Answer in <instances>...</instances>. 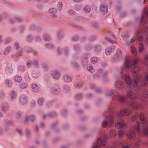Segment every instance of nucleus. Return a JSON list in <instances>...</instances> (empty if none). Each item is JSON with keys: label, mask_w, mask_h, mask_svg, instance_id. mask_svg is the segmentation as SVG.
<instances>
[{"label": "nucleus", "mask_w": 148, "mask_h": 148, "mask_svg": "<svg viewBox=\"0 0 148 148\" xmlns=\"http://www.w3.org/2000/svg\"><path fill=\"white\" fill-rule=\"evenodd\" d=\"M144 115L143 113L140 112L139 116L136 114L132 118L133 121L137 119L138 120L137 121V125L134 127L132 130L129 131L127 134V138L132 141L135 140L136 137V132L138 135L141 134L140 127L142 128L145 135L148 136V123L145 121Z\"/></svg>", "instance_id": "f257e3e1"}, {"label": "nucleus", "mask_w": 148, "mask_h": 148, "mask_svg": "<svg viewBox=\"0 0 148 148\" xmlns=\"http://www.w3.org/2000/svg\"><path fill=\"white\" fill-rule=\"evenodd\" d=\"M138 22H140L141 27L137 29L135 32V36L139 41L143 40L144 39L142 34L145 36V38L148 41V27L147 25L148 22V8H145L142 11L141 15L136 18Z\"/></svg>", "instance_id": "f03ea898"}, {"label": "nucleus", "mask_w": 148, "mask_h": 148, "mask_svg": "<svg viewBox=\"0 0 148 148\" xmlns=\"http://www.w3.org/2000/svg\"><path fill=\"white\" fill-rule=\"evenodd\" d=\"M147 84H142L140 86H134H134L136 87L135 90L136 91L135 92L133 89L130 90L128 91L127 93V96L130 99H133L135 98H137L141 101L142 102H143V98L140 95H136V92L137 91H139L140 93L143 92V95L145 98H148V90H144V87L146 86Z\"/></svg>", "instance_id": "7ed1b4c3"}, {"label": "nucleus", "mask_w": 148, "mask_h": 148, "mask_svg": "<svg viewBox=\"0 0 148 148\" xmlns=\"http://www.w3.org/2000/svg\"><path fill=\"white\" fill-rule=\"evenodd\" d=\"M140 68L139 66L134 65L131 69V71L134 76V86H139L143 84H147L148 82V74H146L145 79L143 81L140 78L139 72Z\"/></svg>", "instance_id": "20e7f679"}, {"label": "nucleus", "mask_w": 148, "mask_h": 148, "mask_svg": "<svg viewBox=\"0 0 148 148\" xmlns=\"http://www.w3.org/2000/svg\"><path fill=\"white\" fill-rule=\"evenodd\" d=\"M105 95L107 97H110L112 99L117 100L122 104L127 102L126 97L120 95L115 90L107 91L105 92Z\"/></svg>", "instance_id": "39448f33"}, {"label": "nucleus", "mask_w": 148, "mask_h": 148, "mask_svg": "<svg viewBox=\"0 0 148 148\" xmlns=\"http://www.w3.org/2000/svg\"><path fill=\"white\" fill-rule=\"evenodd\" d=\"M107 137L103 133L99 135L96 142L92 144L91 148H102L103 147H108V144L106 141Z\"/></svg>", "instance_id": "423d86ee"}, {"label": "nucleus", "mask_w": 148, "mask_h": 148, "mask_svg": "<svg viewBox=\"0 0 148 148\" xmlns=\"http://www.w3.org/2000/svg\"><path fill=\"white\" fill-rule=\"evenodd\" d=\"M131 112H118L117 116L118 119L115 122L116 128L119 129L120 128H125L127 127L126 124L123 121L121 120L120 118H122L123 116L128 115L130 114Z\"/></svg>", "instance_id": "0eeeda50"}, {"label": "nucleus", "mask_w": 148, "mask_h": 148, "mask_svg": "<svg viewBox=\"0 0 148 148\" xmlns=\"http://www.w3.org/2000/svg\"><path fill=\"white\" fill-rule=\"evenodd\" d=\"M104 114L105 117L108 120H105L102 122V127L105 128L113 125L114 122V118L111 112H105Z\"/></svg>", "instance_id": "6e6552de"}, {"label": "nucleus", "mask_w": 148, "mask_h": 148, "mask_svg": "<svg viewBox=\"0 0 148 148\" xmlns=\"http://www.w3.org/2000/svg\"><path fill=\"white\" fill-rule=\"evenodd\" d=\"M128 107L125 109V110L127 111H131L129 109L130 108L136 110H140L143 108L144 105L142 104L138 103H135L132 101L129 102L127 104Z\"/></svg>", "instance_id": "1a4fd4ad"}, {"label": "nucleus", "mask_w": 148, "mask_h": 148, "mask_svg": "<svg viewBox=\"0 0 148 148\" xmlns=\"http://www.w3.org/2000/svg\"><path fill=\"white\" fill-rule=\"evenodd\" d=\"M138 60H132L128 58H126L124 66L126 69L130 68L133 65L138 63Z\"/></svg>", "instance_id": "9d476101"}, {"label": "nucleus", "mask_w": 148, "mask_h": 148, "mask_svg": "<svg viewBox=\"0 0 148 148\" xmlns=\"http://www.w3.org/2000/svg\"><path fill=\"white\" fill-rule=\"evenodd\" d=\"M50 90L54 95H58L60 92V86L58 84H55L50 88Z\"/></svg>", "instance_id": "9b49d317"}, {"label": "nucleus", "mask_w": 148, "mask_h": 148, "mask_svg": "<svg viewBox=\"0 0 148 148\" xmlns=\"http://www.w3.org/2000/svg\"><path fill=\"white\" fill-rule=\"evenodd\" d=\"M122 54V51L120 49H117L116 51V55L112 57V62H116L119 61L121 57Z\"/></svg>", "instance_id": "f8f14e48"}, {"label": "nucleus", "mask_w": 148, "mask_h": 148, "mask_svg": "<svg viewBox=\"0 0 148 148\" xmlns=\"http://www.w3.org/2000/svg\"><path fill=\"white\" fill-rule=\"evenodd\" d=\"M123 77L125 79V81L127 84L129 85H131L129 86V88H132V85H133L132 82L130 77L126 74H125L123 76Z\"/></svg>", "instance_id": "ddd939ff"}, {"label": "nucleus", "mask_w": 148, "mask_h": 148, "mask_svg": "<svg viewBox=\"0 0 148 148\" xmlns=\"http://www.w3.org/2000/svg\"><path fill=\"white\" fill-rule=\"evenodd\" d=\"M115 47L112 45L111 46L107 47L105 50V52L107 55H109L114 51L115 49Z\"/></svg>", "instance_id": "4468645a"}, {"label": "nucleus", "mask_w": 148, "mask_h": 148, "mask_svg": "<svg viewBox=\"0 0 148 148\" xmlns=\"http://www.w3.org/2000/svg\"><path fill=\"white\" fill-rule=\"evenodd\" d=\"M27 98L25 96L22 95L19 97V101L21 105L26 104L27 102Z\"/></svg>", "instance_id": "2eb2a0df"}, {"label": "nucleus", "mask_w": 148, "mask_h": 148, "mask_svg": "<svg viewBox=\"0 0 148 148\" xmlns=\"http://www.w3.org/2000/svg\"><path fill=\"white\" fill-rule=\"evenodd\" d=\"M55 102V100L47 101L45 102V107L46 108H51L53 104Z\"/></svg>", "instance_id": "dca6fc26"}, {"label": "nucleus", "mask_w": 148, "mask_h": 148, "mask_svg": "<svg viewBox=\"0 0 148 148\" xmlns=\"http://www.w3.org/2000/svg\"><path fill=\"white\" fill-rule=\"evenodd\" d=\"M51 75L53 78L56 79H58L60 76V73L57 70H54L52 71Z\"/></svg>", "instance_id": "f3484780"}, {"label": "nucleus", "mask_w": 148, "mask_h": 148, "mask_svg": "<svg viewBox=\"0 0 148 148\" xmlns=\"http://www.w3.org/2000/svg\"><path fill=\"white\" fill-rule=\"evenodd\" d=\"M100 11L102 14H106L108 12L107 7L103 5H101L100 6Z\"/></svg>", "instance_id": "a211bd4d"}, {"label": "nucleus", "mask_w": 148, "mask_h": 148, "mask_svg": "<svg viewBox=\"0 0 148 148\" xmlns=\"http://www.w3.org/2000/svg\"><path fill=\"white\" fill-rule=\"evenodd\" d=\"M6 71L10 73L12 72L13 69L12 63L11 62H9L7 64L6 68Z\"/></svg>", "instance_id": "6ab92c4d"}, {"label": "nucleus", "mask_w": 148, "mask_h": 148, "mask_svg": "<svg viewBox=\"0 0 148 148\" xmlns=\"http://www.w3.org/2000/svg\"><path fill=\"white\" fill-rule=\"evenodd\" d=\"M32 91L35 92H38L39 90L38 85L34 83H33L32 84Z\"/></svg>", "instance_id": "aec40b11"}, {"label": "nucleus", "mask_w": 148, "mask_h": 148, "mask_svg": "<svg viewBox=\"0 0 148 148\" xmlns=\"http://www.w3.org/2000/svg\"><path fill=\"white\" fill-rule=\"evenodd\" d=\"M40 75V72L38 70L34 71L32 73V77L35 78H38Z\"/></svg>", "instance_id": "412c9836"}, {"label": "nucleus", "mask_w": 148, "mask_h": 148, "mask_svg": "<svg viewBox=\"0 0 148 148\" xmlns=\"http://www.w3.org/2000/svg\"><path fill=\"white\" fill-rule=\"evenodd\" d=\"M115 85L116 88L119 89H122L124 87V84L121 81H118L115 84Z\"/></svg>", "instance_id": "4be33fe9"}, {"label": "nucleus", "mask_w": 148, "mask_h": 148, "mask_svg": "<svg viewBox=\"0 0 148 148\" xmlns=\"http://www.w3.org/2000/svg\"><path fill=\"white\" fill-rule=\"evenodd\" d=\"M88 58L86 56H84L82 58V64L86 65L88 63Z\"/></svg>", "instance_id": "5701e85b"}, {"label": "nucleus", "mask_w": 148, "mask_h": 148, "mask_svg": "<svg viewBox=\"0 0 148 148\" xmlns=\"http://www.w3.org/2000/svg\"><path fill=\"white\" fill-rule=\"evenodd\" d=\"M57 116V113L56 112H50L48 114V117L53 118L56 117Z\"/></svg>", "instance_id": "b1692460"}, {"label": "nucleus", "mask_w": 148, "mask_h": 148, "mask_svg": "<svg viewBox=\"0 0 148 148\" xmlns=\"http://www.w3.org/2000/svg\"><path fill=\"white\" fill-rule=\"evenodd\" d=\"M12 48L10 46L6 47L4 49V52L3 54L4 55H6L8 54L11 51Z\"/></svg>", "instance_id": "393cba45"}, {"label": "nucleus", "mask_w": 148, "mask_h": 148, "mask_svg": "<svg viewBox=\"0 0 148 148\" xmlns=\"http://www.w3.org/2000/svg\"><path fill=\"white\" fill-rule=\"evenodd\" d=\"M62 90L63 92L67 93L70 91V86L68 85H64L62 87Z\"/></svg>", "instance_id": "a878e982"}, {"label": "nucleus", "mask_w": 148, "mask_h": 148, "mask_svg": "<svg viewBox=\"0 0 148 148\" xmlns=\"http://www.w3.org/2000/svg\"><path fill=\"white\" fill-rule=\"evenodd\" d=\"M26 68L24 65H20L18 67V71L21 73H23L25 71Z\"/></svg>", "instance_id": "bb28decb"}, {"label": "nucleus", "mask_w": 148, "mask_h": 148, "mask_svg": "<svg viewBox=\"0 0 148 148\" xmlns=\"http://www.w3.org/2000/svg\"><path fill=\"white\" fill-rule=\"evenodd\" d=\"M63 78L64 80L66 82H70L72 81V78L70 76L66 75H65Z\"/></svg>", "instance_id": "cd10ccee"}, {"label": "nucleus", "mask_w": 148, "mask_h": 148, "mask_svg": "<svg viewBox=\"0 0 148 148\" xmlns=\"http://www.w3.org/2000/svg\"><path fill=\"white\" fill-rule=\"evenodd\" d=\"M13 47L16 50L21 49L19 42L17 41H15L14 42Z\"/></svg>", "instance_id": "c85d7f7f"}, {"label": "nucleus", "mask_w": 148, "mask_h": 148, "mask_svg": "<svg viewBox=\"0 0 148 148\" xmlns=\"http://www.w3.org/2000/svg\"><path fill=\"white\" fill-rule=\"evenodd\" d=\"M25 134L27 138H29L31 135L30 130L28 128H27L25 130Z\"/></svg>", "instance_id": "c756f323"}, {"label": "nucleus", "mask_w": 148, "mask_h": 148, "mask_svg": "<svg viewBox=\"0 0 148 148\" xmlns=\"http://www.w3.org/2000/svg\"><path fill=\"white\" fill-rule=\"evenodd\" d=\"M16 97V93L15 91H12L11 93L10 97L11 99L12 100H14Z\"/></svg>", "instance_id": "7c9ffc66"}, {"label": "nucleus", "mask_w": 148, "mask_h": 148, "mask_svg": "<svg viewBox=\"0 0 148 148\" xmlns=\"http://www.w3.org/2000/svg\"><path fill=\"white\" fill-rule=\"evenodd\" d=\"M12 39L10 38H5L4 40H1V43L3 41V42L4 44H6L8 43H9L12 42Z\"/></svg>", "instance_id": "2f4dec72"}, {"label": "nucleus", "mask_w": 148, "mask_h": 148, "mask_svg": "<svg viewBox=\"0 0 148 148\" xmlns=\"http://www.w3.org/2000/svg\"><path fill=\"white\" fill-rule=\"evenodd\" d=\"M2 110L3 111L7 110L8 108V105L7 103H3L1 106Z\"/></svg>", "instance_id": "473e14b6"}, {"label": "nucleus", "mask_w": 148, "mask_h": 148, "mask_svg": "<svg viewBox=\"0 0 148 148\" xmlns=\"http://www.w3.org/2000/svg\"><path fill=\"white\" fill-rule=\"evenodd\" d=\"M138 47L139 51L140 52H143L145 49L143 44L141 42H140L139 44Z\"/></svg>", "instance_id": "72a5a7b5"}, {"label": "nucleus", "mask_w": 148, "mask_h": 148, "mask_svg": "<svg viewBox=\"0 0 148 148\" xmlns=\"http://www.w3.org/2000/svg\"><path fill=\"white\" fill-rule=\"evenodd\" d=\"M5 82L6 85L8 87H11L12 85V82L10 80L7 79L5 80Z\"/></svg>", "instance_id": "f704fd0d"}, {"label": "nucleus", "mask_w": 148, "mask_h": 148, "mask_svg": "<svg viewBox=\"0 0 148 148\" xmlns=\"http://www.w3.org/2000/svg\"><path fill=\"white\" fill-rule=\"evenodd\" d=\"M14 80L18 82H21L22 80V78L21 76L19 75H15L14 78Z\"/></svg>", "instance_id": "c9c22d12"}, {"label": "nucleus", "mask_w": 148, "mask_h": 148, "mask_svg": "<svg viewBox=\"0 0 148 148\" xmlns=\"http://www.w3.org/2000/svg\"><path fill=\"white\" fill-rule=\"evenodd\" d=\"M19 87L22 89H25L28 86V84L25 82H22L19 85Z\"/></svg>", "instance_id": "e433bc0d"}, {"label": "nucleus", "mask_w": 148, "mask_h": 148, "mask_svg": "<svg viewBox=\"0 0 148 148\" xmlns=\"http://www.w3.org/2000/svg\"><path fill=\"white\" fill-rule=\"evenodd\" d=\"M44 101V99L41 98L39 99L38 100V105L40 106H42L43 105Z\"/></svg>", "instance_id": "4c0bfd02"}, {"label": "nucleus", "mask_w": 148, "mask_h": 148, "mask_svg": "<svg viewBox=\"0 0 148 148\" xmlns=\"http://www.w3.org/2000/svg\"><path fill=\"white\" fill-rule=\"evenodd\" d=\"M83 96L82 93H79L75 96V98L76 100H79L82 99Z\"/></svg>", "instance_id": "58836bf2"}, {"label": "nucleus", "mask_w": 148, "mask_h": 148, "mask_svg": "<svg viewBox=\"0 0 148 148\" xmlns=\"http://www.w3.org/2000/svg\"><path fill=\"white\" fill-rule=\"evenodd\" d=\"M83 86V84L81 83L80 84H78L77 83H74V86L75 88L77 89L80 88Z\"/></svg>", "instance_id": "ea45409f"}, {"label": "nucleus", "mask_w": 148, "mask_h": 148, "mask_svg": "<svg viewBox=\"0 0 148 148\" xmlns=\"http://www.w3.org/2000/svg\"><path fill=\"white\" fill-rule=\"evenodd\" d=\"M63 36V33L62 30H60L57 34V37L59 39L62 38Z\"/></svg>", "instance_id": "a19ab883"}, {"label": "nucleus", "mask_w": 148, "mask_h": 148, "mask_svg": "<svg viewBox=\"0 0 148 148\" xmlns=\"http://www.w3.org/2000/svg\"><path fill=\"white\" fill-rule=\"evenodd\" d=\"M87 68L88 71H90L91 73L94 72V70L93 69V66L91 64H89L87 65Z\"/></svg>", "instance_id": "79ce46f5"}, {"label": "nucleus", "mask_w": 148, "mask_h": 148, "mask_svg": "<svg viewBox=\"0 0 148 148\" xmlns=\"http://www.w3.org/2000/svg\"><path fill=\"white\" fill-rule=\"evenodd\" d=\"M135 39L134 38H132L131 40L127 41V40H125L126 45L127 46L130 45L131 44L135 41Z\"/></svg>", "instance_id": "37998d69"}, {"label": "nucleus", "mask_w": 148, "mask_h": 148, "mask_svg": "<svg viewBox=\"0 0 148 148\" xmlns=\"http://www.w3.org/2000/svg\"><path fill=\"white\" fill-rule=\"evenodd\" d=\"M122 36L123 40L125 41L129 38V35L127 33L125 32L122 34Z\"/></svg>", "instance_id": "c03bdc74"}, {"label": "nucleus", "mask_w": 148, "mask_h": 148, "mask_svg": "<svg viewBox=\"0 0 148 148\" xmlns=\"http://www.w3.org/2000/svg\"><path fill=\"white\" fill-rule=\"evenodd\" d=\"M73 48L74 49L77 51H79L81 50V48L80 46L78 45L75 44L74 45Z\"/></svg>", "instance_id": "a18cd8bd"}, {"label": "nucleus", "mask_w": 148, "mask_h": 148, "mask_svg": "<svg viewBox=\"0 0 148 148\" xmlns=\"http://www.w3.org/2000/svg\"><path fill=\"white\" fill-rule=\"evenodd\" d=\"M59 123L58 121H56L51 124L50 125V127L51 129H53Z\"/></svg>", "instance_id": "49530a36"}, {"label": "nucleus", "mask_w": 148, "mask_h": 148, "mask_svg": "<svg viewBox=\"0 0 148 148\" xmlns=\"http://www.w3.org/2000/svg\"><path fill=\"white\" fill-rule=\"evenodd\" d=\"M4 121L5 122V124L6 125L10 126L13 125H14V123L11 121L5 120Z\"/></svg>", "instance_id": "de8ad7c7"}, {"label": "nucleus", "mask_w": 148, "mask_h": 148, "mask_svg": "<svg viewBox=\"0 0 148 148\" xmlns=\"http://www.w3.org/2000/svg\"><path fill=\"white\" fill-rule=\"evenodd\" d=\"M84 10L85 12L88 13L91 10L90 7L88 6H86L84 7Z\"/></svg>", "instance_id": "09e8293b"}, {"label": "nucleus", "mask_w": 148, "mask_h": 148, "mask_svg": "<svg viewBox=\"0 0 148 148\" xmlns=\"http://www.w3.org/2000/svg\"><path fill=\"white\" fill-rule=\"evenodd\" d=\"M130 50L134 55H135L137 54L136 49L135 48L132 47L130 48Z\"/></svg>", "instance_id": "8fccbe9b"}, {"label": "nucleus", "mask_w": 148, "mask_h": 148, "mask_svg": "<svg viewBox=\"0 0 148 148\" xmlns=\"http://www.w3.org/2000/svg\"><path fill=\"white\" fill-rule=\"evenodd\" d=\"M79 58V53H75L73 57V60L74 61H76Z\"/></svg>", "instance_id": "3c124183"}, {"label": "nucleus", "mask_w": 148, "mask_h": 148, "mask_svg": "<svg viewBox=\"0 0 148 148\" xmlns=\"http://www.w3.org/2000/svg\"><path fill=\"white\" fill-rule=\"evenodd\" d=\"M26 65L28 67H30L33 65V61L31 60H28L26 62Z\"/></svg>", "instance_id": "603ef678"}, {"label": "nucleus", "mask_w": 148, "mask_h": 148, "mask_svg": "<svg viewBox=\"0 0 148 148\" xmlns=\"http://www.w3.org/2000/svg\"><path fill=\"white\" fill-rule=\"evenodd\" d=\"M57 7L58 10L59 11H61L62 7V3L60 2L58 3L57 4Z\"/></svg>", "instance_id": "864d4df0"}, {"label": "nucleus", "mask_w": 148, "mask_h": 148, "mask_svg": "<svg viewBox=\"0 0 148 148\" xmlns=\"http://www.w3.org/2000/svg\"><path fill=\"white\" fill-rule=\"evenodd\" d=\"M29 118L32 122H34L36 119V116L34 115H31L30 116Z\"/></svg>", "instance_id": "5fc2aeb1"}, {"label": "nucleus", "mask_w": 148, "mask_h": 148, "mask_svg": "<svg viewBox=\"0 0 148 148\" xmlns=\"http://www.w3.org/2000/svg\"><path fill=\"white\" fill-rule=\"evenodd\" d=\"M116 106V105H110L108 109V111H113L114 110Z\"/></svg>", "instance_id": "6e6d98bb"}, {"label": "nucleus", "mask_w": 148, "mask_h": 148, "mask_svg": "<svg viewBox=\"0 0 148 148\" xmlns=\"http://www.w3.org/2000/svg\"><path fill=\"white\" fill-rule=\"evenodd\" d=\"M99 60L98 58L96 57H93L91 59V62L92 64H94L97 62Z\"/></svg>", "instance_id": "4d7b16f0"}, {"label": "nucleus", "mask_w": 148, "mask_h": 148, "mask_svg": "<svg viewBox=\"0 0 148 148\" xmlns=\"http://www.w3.org/2000/svg\"><path fill=\"white\" fill-rule=\"evenodd\" d=\"M116 134V132L114 130H111L110 132V135L111 137L113 136H115Z\"/></svg>", "instance_id": "13d9d810"}, {"label": "nucleus", "mask_w": 148, "mask_h": 148, "mask_svg": "<svg viewBox=\"0 0 148 148\" xmlns=\"http://www.w3.org/2000/svg\"><path fill=\"white\" fill-rule=\"evenodd\" d=\"M92 97V94L91 93H88L86 94L85 97L87 99H90Z\"/></svg>", "instance_id": "bf43d9fd"}, {"label": "nucleus", "mask_w": 148, "mask_h": 148, "mask_svg": "<svg viewBox=\"0 0 148 148\" xmlns=\"http://www.w3.org/2000/svg\"><path fill=\"white\" fill-rule=\"evenodd\" d=\"M33 61V65L36 68H38L39 66L38 62L36 60H34Z\"/></svg>", "instance_id": "052dcab7"}, {"label": "nucleus", "mask_w": 148, "mask_h": 148, "mask_svg": "<svg viewBox=\"0 0 148 148\" xmlns=\"http://www.w3.org/2000/svg\"><path fill=\"white\" fill-rule=\"evenodd\" d=\"M124 134V131L122 130H120L119 131L118 135L120 137L123 136Z\"/></svg>", "instance_id": "680f3d73"}, {"label": "nucleus", "mask_w": 148, "mask_h": 148, "mask_svg": "<svg viewBox=\"0 0 148 148\" xmlns=\"http://www.w3.org/2000/svg\"><path fill=\"white\" fill-rule=\"evenodd\" d=\"M95 50L97 51H99L101 50V47L99 45H97L95 46Z\"/></svg>", "instance_id": "e2e57ef3"}, {"label": "nucleus", "mask_w": 148, "mask_h": 148, "mask_svg": "<svg viewBox=\"0 0 148 148\" xmlns=\"http://www.w3.org/2000/svg\"><path fill=\"white\" fill-rule=\"evenodd\" d=\"M70 127L69 125L68 124H65L63 125L62 128L64 130H66L69 129Z\"/></svg>", "instance_id": "0e129e2a"}, {"label": "nucleus", "mask_w": 148, "mask_h": 148, "mask_svg": "<svg viewBox=\"0 0 148 148\" xmlns=\"http://www.w3.org/2000/svg\"><path fill=\"white\" fill-rule=\"evenodd\" d=\"M41 66L42 69L45 71H46L48 69V67L47 65L45 64H42Z\"/></svg>", "instance_id": "69168bd1"}, {"label": "nucleus", "mask_w": 148, "mask_h": 148, "mask_svg": "<svg viewBox=\"0 0 148 148\" xmlns=\"http://www.w3.org/2000/svg\"><path fill=\"white\" fill-rule=\"evenodd\" d=\"M27 40L29 42H31L33 40V37L31 35H29L27 38Z\"/></svg>", "instance_id": "338daca9"}, {"label": "nucleus", "mask_w": 148, "mask_h": 148, "mask_svg": "<svg viewBox=\"0 0 148 148\" xmlns=\"http://www.w3.org/2000/svg\"><path fill=\"white\" fill-rule=\"evenodd\" d=\"M145 63L146 65H148V54L145 55Z\"/></svg>", "instance_id": "774afa93"}]
</instances>
